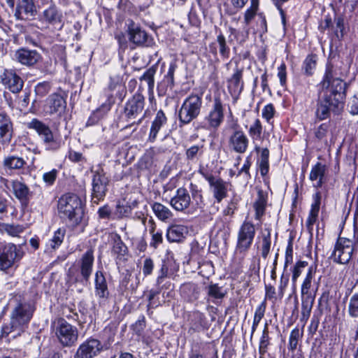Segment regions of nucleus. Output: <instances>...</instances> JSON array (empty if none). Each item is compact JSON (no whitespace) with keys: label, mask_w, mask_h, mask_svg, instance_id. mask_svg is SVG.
Returning a JSON list of instances; mask_svg holds the SVG:
<instances>
[{"label":"nucleus","mask_w":358,"mask_h":358,"mask_svg":"<svg viewBox=\"0 0 358 358\" xmlns=\"http://www.w3.org/2000/svg\"><path fill=\"white\" fill-rule=\"evenodd\" d=\"M316 116L320 120L328 118L331 112L338 113L343 108L346 83L339 78H334L332 67L327 66L321 82Z\"/></svg>","instance_id":"1"},{"label":"nucleus","mask_w":358,"mask_h":358,"mask_svg":"<svg viewBox=\"0 0 358 358\" xmlns=\"http://www.w3.org/2000/svg\"><path fill=\"white\" fill-rule=\"evenodd\" d=\"M57 210L61 217L66 218L78 224L84 215V204L78 194L68 192L59 198Z\"/></svg>","instance_id":"2"},{"label":"nucleus","mask_w":358,"mask_h":358,"mask_svg":"<svg viewBox=\"0 0 358 358\" xmlns=\"http://www.w3.org/2000/svg\"><path fill=\"white\" fill-rule=\"evenodd\" d=\"M33 311L32 307L28 303L18 304L11 313L10 324L3 327V334L8 336L13 331L17 330L18 331L17 335H20V332L23 331L24 327L30 321ZM15 336L16 334L13 336V338Z\"/></svg>","instance_id":"3"},{"label":"nucleus","mask_w":358,"mask_h":358,"mask_svg":"<svg viewBox=\"0 0 358 358\" xmlns=\"http://www.w3.org/2000/svg\"><path fill=\"white\" fill-rule=\"evenodd\" d=\"M51 331L65 347L73 345L78 338V329L62 318L55 319L51 324Z\"/></svg>","instance_id":"4"},{"label":"nucleus","mask_w":358,"mask_h":358,"mask_svg":"<svg viewBox=\"0 0 358 358\" xmlns=\"http://www.w3.org/2000/svg\"><path fill=\"white\" fill-rule=\"evenodd\" d=\"M255 234V224L251 221L245 220L238 229L235 250L236 254L242 255V258L252 246Z\"/></svg>","instance_id":"5"},{"label":"nucleus","mask_w":358,"mask_h":358,"mask_svg":"<svg viewBox=\"0 0 358 358\" xmlns=\"http://www.w3.org/2000/svg\"><path fill=\"white\" fill-rule=\"evenodd\" d=\"M202 106V96L190 94L183 101L179 110V120L183 124H189L200 114Z\"/></svg>","instance_id":"6"},{"label":"nucleus","mask_w":358,"mask_h":358,"mask_svg":"<svg viewBox=\"0 0 358 358\" xmlns=\"http://www.w3.org/2000/svg\"><path fill=\"white\" fill-rule=\"evenodd\" d=\"M24 256L20 245L8 243L0 248V270L6 271L13 267Z\"/></svg>","instance_id":"7"},{"label":"nucleus","mask_w":358,"mask_h":358,"mask_svg":"<svg viewBox=\"0 0 358 358\" xmlns=\"http://www.w3.org/2000/svg\"><path fill=\"white\" fill-rule=\"evenodd\" d=\"M354 250V240L339 237L335 245L331 257L336 262L343 264H347L351 259Z\"/></svg>","instance_id":"8"},{"label":"nucleus","mask_w":358,"mask_h":358,"mask_svg":"<svg viewBox=\"0 0 358 358\" xmlns=\"http://www.w3.org/2000/svg\"><path fill=\"white\" fill-rule=\"evenodd\" d=\"M144 107V96L140 93H136L126 104L124 109L125 115L129 120L136 119L139 115H142L138 120V124H140L145 117V112L143 113Z\"/></svg>","instance_id":"9"},{"label":"nucleus","mask_w":358,"mask_h":358,"mask_svg":"<svg viewBox=\"0 0 358 358\" xmlns=\"http://www.w3.org/2000/svg\"><path fill=\"white\" fill-rule=\"evenodd\" d=\"M224 108L221 100L216 98L212 108L204 118L205 127L209 130L217 129L224 121Z\"/></svg>","instance_id":"10"},{"label":"nucleus","mask_w":358,"mask_h":358,"mask_svg":"<svg viewBox=\"0 0 358 358\" xmlns=\"http://www.w3.org/2000/svg\"><path fill=\"white\" fill-rule=\"evenodd\" d=\"M109 183V179L103 170L94 173L92 178V200L94 203L103 199Z\"/></svg>","instance_id":"11"},{"label":"nucleus","mask_w":358,"mask_h":358,"mask_svg":"<svg viewBox=\"0 0 358 358\" xmlns=\"http://www.w3.org/2000/svg\"><path fill=\"white\" fill-rule=\"evenodd\" d=\"M243 71L244 68L240 66L238 62H235L233 73L227 80V89L230 94L234 97L239 96L243 90Z\"/></svg>","instance_id":"12"},{"label":"nucleus","mask_w":358,"mask_h":358,"mask_svg":"<svg viewBox=\"0 0 358 358\" xmlns=\"http://www.w3.org/2000/svg\"><path fill=\"white\" fill-rule=\"evenodd\" d=\"M103 350L101 343L95 338L83 342L78 348L74 358H94Z\"/></svg>","instance_id":"13"},{"label":"nucleus","mask_w":358,"mask_h":358,"mask_svg":"<svg viewBox=\"0 0 358 358\" xmlns=\"http://www.w3.org/2000/svg\"><path fill=\"white\" fill-rule=\"evenodd\" d=\"M0 78L3 85L13 93H18L23 87L22 79L13 70L6 69Z\"/></svg>","instance_id":"14"},{"label":"nucleus","mask_w":358,"mask_h":358,"mask_svg":"<svg viewBox=\"0 0 358 358\" xmlns=\"http://www.w3.org/2000/svg\"><path fill=\"white\" fill-rule=\"evenodd\" d=\"M13 136V123L10 116L5 112L0 111V143L9 144Z\"/></svg>","instance_id":"15"},{"label":"nucleus","mask_w":358,"mask_h":358,"mask_svg":"<svg viewBox=\"0 0 358 358\" xmlns=\"http://www.w3.org/2000/svg\"><path fill=\"white\" fill-rule=\"evenodd\" d=\"M248 145L249 139L243 131H235L229 136V146L233 151L237 153H245Z\"/></svg>","instance_id":"16"},{"label":"nucleus","mask_w":358,"mask_h":358,"mask_svg":"<svg viewBox=\"0 0 358 358\" xmlns=\"http://www.w3.org/2000/svg\"><path fill=\"white\" fill-rule=\"evenodd\" d=\"M128 34L129 41L136 45L150 46L152 44V39L148 36L145 30L134 23L129 24Z\"/></svg>","instance_id":"17"},{"label":"nucleus","mask_w":358,"mask_h":358,"mask_svg":"<svg viewBox=\"0 0 358 358\" xmlns=\"http://www.w3.org/2000/svg\"><path fill=\"white\" fill-rule=\"evenodd\" d=\"M191 203V198L188 191L183 187L178 188L175 196L170 201L171 206L178 211L187 209Z\"/></svg>","instance_id":"18"},{"label":"nucleus","mask_w":358,"mask_h":358,"mask_svg":"<svg viewBox=\"0 0 358 358\" xmlns=\"http://www.w3.org/2000/svg\"><path fill=\"white\" fill-rule=\"evenodd\" d=\"M210 190L217 203H220L227 195L228 183L220 178H208Z\"/></svg>","instance_id":"19"},{"label":"nucleus","mask_w":358,"mask_h":358,"mask_svg":"<svg viewBox=\"0 0 358 358\" xmlns=\"http://www.w3.org/2000/svg\"><path fill=\"white\" fill-rule=\"evenodd\" d=\"M94 255L92 250L85 252L78 261L80 275L85 281H88L92 272Z\"/></svg>","instance_id":"20"},{"label":"nucleus","mask_w":358,"mask_h":358,"mask_svg":"<svg viewBox=\"0 0 358 358\" xmlns=\"http://www.w3.org/2000/svg\"><path fill=\"white\" fill-rule=\"evenodd\" d=\"M327 167L320 162L316 163L311 169L309 179L315 188H320L326 182Z\"/></svg>","instance_id":"21"},{"label":"nucleus","mask_w":358,"mask_h":358,"mask_svg":"<svg viewBox=\"0 0 358 358\" xmlns=\"http://www.w3.org/2000/svg\"><path fill=\"white\" fill-rule=\"evenodd\" d=\"M108 90L110 92L108 94L107 101L101 105L98 109L99 111L107 112L110 110L111 106L114 103V96H118L119 99H122L125 94L124 87L120 83L112 84L110 83L108 87Z\"/></svg>","instance_id":"22"},{"label":"nucleus","mask_w":358,"mask_h":358,"mask_svg":"<svg viewBox=\"0 0 358 358\" xmlns=\"http://www.w3.org/2000/svg\"><path fill=\"white\" fill-rule=\"evenodd\" d=\"M35 12L32 0H18L14 15L17 20H24L33 16Z\"/></svg>","instance_id":"23"},{"label":"nucleus","mask_w":358,"mask_h":358,"mask_svg":"<svg viewBox=\"0 0 358 358\" xmlns=\"http://www.w3.org/2000/svg\"><path fill=\"white\" fill-rule=\"evenodd\" d=\"M15 58L23 65L31 66L38 61L41 56L36 50L22 48L15 52Z\"/></svg>","instance_id":"24"},{"label":"nucleus","mask_w":358,"mask_h":358,"mask_svg":"<svg viewBox=\"0 0 358 358\" xmlns=\"http://www.w3.org/2000/svg\"><path fill=\"white\" fill-rule=\"evenodd\" d=\"M188 229L182 224H172L166 232V238L169 242H180L187 235Z\"/></svg>","instance_id":"25"},{"label":"nucleus","mask_w":358,"mask_h":358,"mask_svg":"<svg viewBox=\"0 0 358 358\" xmlns=\"http://www.w3.org/2000/svg\"><path fill=\"white\" fill-rule=\"evenodd\" d=\"M167 122V118L164 113L159 110L152 122L150 131L149 134L148 140L150 142H154L157 138V134L162 127H164Z\"/></svg>","instance_id":"26"},{"label":"nucleus","mask_w":358,"mask_h":358,"mask_svg":"<svg viewBox=\"0 0 358 358\" xmlns=\"http://www.w3.org/2000/svg\"><path fill=\"white\" fill-rule=\"evenodd\" d=\"M27 228V224L0 223V231L12 237H20Z\"/></svg>","instance_id":"27"},{"label":"nucleus","mask_w":358,"mask_h":358,"mask_svg":"<svg viewBox=\"0 0 358 358\" xmlns=\"http://www.w3.org/2000/svg\"><path fill=\"white\" fill-rule=\"evenodd\" d=\"M267 204V196L262 190H259L257 192V198L254 203L253 207L255 210V218L257 220H260L264 215Z\"/></svg>","instance_id":"28"},{"label":"nucleus","mask_w":358,"mask_h":358,"mask_svg":"<svg viewBox=\"0 0 358 358\" xmlns=\"http://www.w3.org/2000/svg\"><path fill=\"white\" fill-rule=\"evenodd\" d=\"M2 164L6 169L19 170L27 164L24 158L15 155H8L3 158Z\"/></svg>","instance_id":"29"},{"label":"nucleus","mask_w":358,"mask_h":358,"mask_svg":"<svg viewBox=\"0 0 358 358\" xmlns=\"http://www.w3.org/2000/svg\"><path fill=\"white\" fill-rule=\"evenodd\" d=\"M314 202L311 205L310 210L306 220L308 227H311L316 222L320 207L321 196L319 192L316 193L314 196Z\"/></svg>","instance_id":"30"},{"label":"nucleus","mask_w":358,"mask_h":358,"mask_svg":"<svg viewBox=\"0 0 358 358\" xmlns=\"http://www.w3.org/2000/svg\"><path fill=\"white\" fill-rule=\"evenodd\" d=\"M315 275V269L313 266H310L301 285V295H313L310 292V289L313 285V279Z\"/></svg>","instance_id":"31"},{"label":"nucleus","mask_w":358,"mask_h":358,"mask_svg":"<svg viewBox=\"0 0 358 358\" xmlns=\"http://www.w3.org/2000/svg\"><path fill=\"white\" fill-rule=\"evenodd\" d=\"M11 183L15 196L20 201H25L29 193L28 187L20 180H13Z\"/></svg>","instance_id":"32"},{"label":"nucleus","mask_w":358,"mask_h":358,"mask_svg":"<svg viewBox=\"0 0 358 358\" xmlns=\"http://www.w3.org/2000/svg\"><path fill=\"white\" fill-rule=\"evenodd\" d=\"M152 209L156 217L163 222L171 219L173 216L170 209L160 203L155 202L152 205Z\"/></svg>","instance_id":"33"},{"label":"nucleus","mask_w":358,"mask_h":358,"mask_svg":"<svg viewBox=\"0 0 358 358\" xmlns=\"http://www.w3.org/2000/svg\"><path fill=\"white\" fill-rule=\"evenodd\" d=\"M301 315L303 318L308 319L310 316L314 301V295H301Z\"/></svg>","instance_id":"34"},{"label":"nucleus","mask_w":358,"mask_h":358,"mask_svg":"<svg viewBox=\"0 0 358 358\" xmlns=\"http://www.w3.org/2000/svg\"><path fill=\"white\" fill-rule=\"evenodd\" d=\"M262 131L263 127L260 120L257 118L255 119L248 129V134L254 143L256 141L262 139Z\"/></svg>","instance_id":"35"},{"label":"nucleus","mask_w":358,"mask_h":358,"mask_svg":"<svg viewBox=\"0 0 358 358\" xmlns=\"http://www.w3.org/2000/svg\"><path fill=\"white\" fill-rule=\"evenodd\" d=\"M271 232L269 230H265L262 235V241L260 245V251L262 257L266 259L271 249Z\"/></svg>","instance_id":"36"},{"label":"nucleus","mask_w":358,"mask_h":358,"mask_svg":"<svg viewBox=\"0 0 358 358\" xmlns=\"http://www.w3.org/2000/svg\"><path fill=\"white\" fill-rule=\"evenodd\" d=\"M317 65V56L315 55H309L306 57L303 63L302 69L307 76H311Z\"/></svg>","instance_id":"37"},{"label":"nucleus","mask_w":358,"mask_h":358,"mask_svg":"<svg viewBox=\"0 0 358 358\" xmlns=\"http://www.w3.org/2000/svg\"><path fill=\"white\" fill-rule=\"evenodd\" d=\"M227 294V291L217 284H211L208 287V295L209 297L215 299H222Z\"/></svg>","instance_id":"38"},{"label":"nucleus","mask_w":358,"mask_h":358,"mask_svg":"<svg viewBox=\"0 0 358 358\" xmlns=\"http://www.w3.org/2000/svg\"><path fill=\"white\" fill-rule=\"evenodd\" d=\"M65 100L59 94H54L50 98L51 112H57L60 109H63L65 107Z\"/></svg>","instance_id":"39"},{"label":"nucleus","mask_w":358,"mask_h":358,"mask_svg":"<svg viewBox=\"0 0 358 358\" xmlns=\"http://www.w3.org/2000/svg\"><path fill=\"white\" fill-rule=\"evenodd\" d=\"M46 149L56 150L60 147V139L46 127Z\"/></svg>","instance_id":"40"},{"label":"nucleus","mask_w":358,"mask_h":358,"mask_svg":"<svg viewBox=\"0 0 358 358\" xmlns=\"http://www.w3.org/2000/svg\"><path fill=\"white\" fill-rule=\"evenodd\" d=\"M303 336V330L296 327L292 330L289 338V349L294 351L296 349L299 339Z\"/></svg>","instance_id":"41"},{"label":"nucleus","mask_w":358,"mask_h":358,"mask_svg":"<svg viewBox=\"0 0 358 358\" xmlns=\"http://www.w3.org/2000/svg\"><path fill=\"white\" fill-rule=\"evenodd\" d=\"M217 43L219 48V52L223 59H227L229 57L230 48L227 45L225 37L222 34L217 36Z\"/></svg>","instance_id":"42"},{"label":"nucleus","mask_w":358,"mask_h":358,"mask_svg":"<svg viewBox=\"0 0 358 358\" xmlns=\"http://www.w3.org/2000/svg\"><path fill=\"white\" fill-rule=\"evenodd\" d=\"M66 230L64 228H59L55 231L52 238L50 239V247L52 249L58 248L64 241Z\"/></svg>","instance_id":"43"},{"label":"nucleus","mask_w":358,"mask_h":358,"mask_svg":"<svg viewBox=\"0 0 358 358\" xmlns=\"http://www.w3.org/2000/svg\"><path fill=\"white\" fill-rule=\"evenodd\" d=\"M46 18L55 26V28H61L62 27L61 15L55 8H49L46 10Z\"/></svg>","instance_id":"44"},{"label":"nucleus","mask_w":358,"mask_h":358,"mask_svg":"<svg viewBox=\"0 0 358 358\" xmlns=\"http://www.w3.org/2000/svg\"><path fill=\"white\" fill-rule=\"evenodd\" d=\"M308 266V262L306 261H298L294 266L292 269V282L293 285L296 282L301 275L304 268Z\"/></svg>","instance_id":"45"},{"label":"nucleus","mask_w":358,"mask_h":358,"mask_svg":"<svg viewBox=\"0 0 358 358\" xmlns=\"http://www.w3.org/2000/svg\"><path fill=\"white\" fill-rule=\"evenodd\" d=\"M203 145H195L186 150V157L188 160L193 161L203 155Z\"/></svg>","instance_id":"46"},{"label":"nucleus","mask_w":358,"mask_h":358,"mask_svg":"<svg viewBox=\"0 0 358 358\" xmlns=\"http://www.w3.org/2000/svg\"><path fill=\"white\" fill-rule=\"evenodd\" d=\"M95 295L99 299V303L101 306H105L109 296L108 285L95 289Z\"/></svg>","instance_id":"47"},{"label":"nucleus","mask_w":358,"mask_h":358,"mask_svg":"<svg viewBox=\"0 0 358 358\" xmlns=\"http://www.w3.org/2000/svg\"><path fill=\"white\" fill-rule=\"evenodd\" d=\"M269 345V336H268V328L267 323L265 324L262 336L259 342V350L260 354H264L266 350L268 345Z\"/></svg>","instance_id":"48"},{"label":"nucleus","mask_w":358,"mask_h":358,"mask_svg":"<svg viewBox=\"0 0 358 358\" xmlns=\"http://www.w3.org/2000/svg\"><path fill=\"white\" fill-rule=\"evenodd\" d=\"M152 227L150 230V233L152 234V241L150 242V246L154 248H157L159 244H161L163 241L162 233V231H155V225L151 221Z\"/></svg>","instance_id":"49"},{"label":"nucleus","mask_w":358,"mask_h":358,"mask_svg":"<svg viewBox=\"0 0 358 358\" xmlns=\"http://www.w3.org/2000/svg\"><path fill=\"white\" fill-rule=\"evenodd\" d=\"M348 313L352 317H358V293L353 294L349 301Z\"/></svg>","instance_id":"50"},{"label":"nucleus","mask_w":358,"mask_h":358,"mask_svg":"<svg viewBox=\"0 0 358 358\" xmlns=\"http://www.w3.org/2000/svg\"><path fill=\"white\" fill-rule=\"evenodd\" d=\"M27 127L29 129H34L39 135H45V124L37 119H33L28 122Z\"/></svg>","instance_id":"51"},{"label":"nucleus","mask_w":358,"mask_h":358,"mask_svg":"<svg viewBox=\"0 0 358 358\" xmlns=\"http://www.w3.org/2000/svg\"><path fill=\"white\" fill-rule=\"evenodd\" d=\"M155 70L153 68L148 69L141 77V80L147 82L149 88H152L154 86V76Z\"/></svg>","instance_id":"52"},{"label":"nucleus","mask_w":358,"mask_h":358,"mask_svg":"<svg viewBox=\"0 0 358 358\" xmlns=\"http://www.w3.org/2000/svg\"><path fill=\"white\" fill-rule=\"evenodd\" d=\"M177 68L176 62H172L169 64V71L165 76V79L169 85L172 87L174 85V73Z\"/></svg>","instance_id":"53"},{"label":"nucleus","mask_w":358,"mask_h":358,"mask_svg":"<svg viewBox=\"0 0 358 358\" xmlns=\"http://www.w3.org/2000/svg\"><path fill=\"white\" fill-rule=\"evenodd\" d=\"M127 247L120 239H118L115 241L113 247V252L115 254L123 256L125 255Z\"/></svg>","instance_id":"54"},{"label":"nucleus","mask_w":358,"mask_h":358,"mask_svg":"<svg viewBox=\"0 0 358 358\" xmlns=\"http://www.w3.org/2000/svg\"><path fill=\"white\" fill-rule=\"evenodd\" d=\"M265 310H266V306H265L264 303H263L262 304H260L256 308L255 313V316H254V320H253L255 324H259L261 320L262 319V317L264 315Z\"/></svg>","instance_id":"55"},{"label":"nucleus","mask_w":358,"mask_h":358,"mask_svg":"<svg viewBox=\"0 0 358 358\" xmlns=\"http://www.w3.org/2000/svg\"><path fill=\"white\" fill-rule=\"evenodd\" d=\"M154 268V262L152 259L146 258L143 262V273L145 276L152 274Z\"/></svg>","instance_id":"56"},{"label":"nucleus","mask_w":358,"mask_h":358,"mask_svg":"<svg viewBox=\"0 0 358 358\" xmlns=\"http://www.w3.org/2000/svg\"><path fill=\"white\" fill-rule=\"evenodd\" d=\"M274 112L275 110L272 104H267L262 109V117L269 122L273 117Z\"/></svg>","instance_id":"57"},{"label":"nucleus","mask_w":358,"mask_h":358,"mask_svg":"<svg viewBox=\"0 0 358 358\" xmlns=\"http://www.w3.org/2000/svg\"><path fill=\"white\" fill-rule=\"evenodd\" d=\"M94 285L95 289L107 285L105 276L100 271H96L95 273Z\"/></svg>","instance_id":"58"},{"label":"nucleus","mask_w":358,"mask_h":358,"mask_svg":"<svg viewBox=\"0 0 358 358\" xmlns=\"http://www.w3.org/2000/svg\"><path fill=\"white\" fill-rule=\"evenodd\" d=\"M278 77L280 79V83L281 85H285L286 83V65L282 63L278 68Z\"/></svg>","instance_id":"59"},{"label":"nucleus","mask_w":358,"mask_h":358,"mask_svg":"<svg viewBox=\"0 0 358 358\" xmlns=\"http://www.w3.org/2000/svg\"><path fill=\"white\" fill-rule=\"evenodd\" d=\"M257 11V9L250 7L245 10L244 14V22L246 24V25H248L250 23L252 20L256 15Z\"/></svg>","instance_id":"60"},{"label":"nucleus","mask_w":358,"mask_h":358,"mask_svg":"<svg viewBox=\"0 0 358 358\" xmlns=\"http://www.w3.org/2000/svg\"><path fill=\"white\" fill-rule=\"evenodd\" d=\"M328 126L326 124H322L315 131V136L319 140H322L327 135Z\"/></svg>","instance_id":"61"},{"label":"nucleus","mask_w":358,"mask_h":358,"mask_svg":"<svg viewBox=\"0 0 358 358\" xmlns=\"http://www.w3.org/2000/svg\"><path fill=\"white\" fill-rule=\"evenodd\" d=\"M168 271V266L165 264H163L159 271V275L157 278V283L158 285L161 284L163 282V280L167 276Z\"/></svg>","instance_id":"62"},{"label":"nucleus","mask_w":358,"mask_h":358,"mask_svg":"<svg viewBox=\"0 0 358 358\" xmlns=\"http://www.w3.org/2000/svg\"><path fill=\"white\" fill-rule=\"evenodd\" d=\"M289 282V277L285 276L284 275H282L280 280V285H279V294L282 296L285 292V290L288 285Z\"/></svg>","instance_id":"63"},{"label":"nucleus","mask_w":358,"mask_h":358,"mask_svg":"<svg viewBox=\"0 0 358 358\" xmlns=\"http://www.w3.org/2000/svg\"><path fill=\"white\" fill-rule=\"evenodd\" d=\"M98 213L100 218L108 219L111 214V210L108 206H104L99 209Z\"/></svg>","instance_id":"64"}]
</instances>
